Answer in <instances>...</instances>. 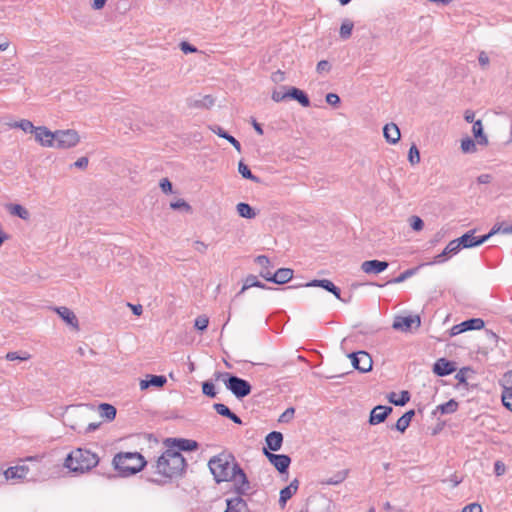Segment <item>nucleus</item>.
Masks as SVG:
<instances>
[{
	"label": "nucleus",
	"mask_w": 512,
	"mask_h": 512,
	"mask_svg": "<svg viewBox=\"0 0 512 512\" xmlns=\"http://www.w3.org/2000/svg\"><path fill=\"white\" fill-rule=\"evenodd\" d=\"M35 140L43 147L54 148V132L50 131L45 126H38L35 131Z\"/></svg>",
	"instance_id": "4468645a"
},
{
	"label": "nucleus",
	"mask_w": 512,
	"mask_h": 512,
	"mask_svg": "<svg viewBox=\"0 0 512 512\" xmlns=\"http://www.w3.org/2000/svg\"><path fill=\"white\" fill-rule=\"evenodd\" d=\"M186 467L187 463L183 455L172 447H167L157 461L150 466L151 472L158 476L151 481L158 484L167 483L181 477Z\"/></svg>",
	"instance_id": "f03ea898"
},
{
	"label": "nucleus",
	"mask_w": 512,
	"mask_h": 512,
	"mask_svg": "<svg viewBox=\"0 0 512 512\" xmlns=\"http://www.w3.org/2000/svg\"><path fill=\"white\" fill-rule=\"evenodd\" d=\"M408 160L411 165H416L420 162V152L415 144H413L409 149Z\"/></svg>",
	"instance_id": "c03bdc74"
},
{
	"label": "nucleus",
	"mask_w": 512,
	"mask_h": 512,
	"mask_svg": "<svg viewBox=\"0 0 512 512\" xmlns=\"http://www.w3.org/2000/svg\"><path fill=\"white\" fill-rule=\"evenodd\" d=\"M265 441L267 450L278 451L281 449L283 443V435L281 432L272 431L266 436Z\"/></svg>",
	"instance_id": "412c9836"
},
{
	"label": "nucleus",
	"mask_w": 512,
	"mask_h": 512,
	"mask_svg": "<svg viewBox=\"0 0 512 512\" xmlns=\"http://www.w3.org/2000/svg\"><path fill=\"white\" fill-rule=\"evenodd\" d=\"M506 467L505 464L501 461H496L494 464V472L497 476H501L505 473Z\"/></svg>",
	"instance_id": "338daca9"
},
{
	"label": "nucleus",
	"mask_w": 512,
	"mask_h": 512,
	"mask_svg": "<svg viewBox=\"0 0 512 512\" xmlns=\"http://www.w3.org/2000/svg\"><path fill=\"white\" fill-rule=\"evenodd\" d=\"M478 61H479V64L481 65V67H482L483 69H486V68H487V66H488V65H489V63H490L489 57H488L487 53H486V52H484V51H481V52L479 53Z\"/></svg>",
	"instance_id": "e2e57ef3"
},
{
	"label": "nucleus",
	"mask_w": 512,
	"mask_h": 512,
	"mask_svg": "<svg viewBox=\"0 0 512 512\" xmlns=\"http://www.w3.org/2000/svg\"><path fill=\"white\" fill-rule=\"evenodd\" d=\"M484 327V321L480 318H472L454 325L450 330L451 336H456L468 330H479Z\"/></svg>",
	"instance_id": "ddd939ff"
},
{
	"label": "nucleus",
	"mask_w": 512,
	"mask_h": 512,
	"mask_svg": "<svg viewBox=\"0 0 512 512\" xmlns=\"http://www.w3.org/2000/svg\"><path fill=\"white\" fill-rule=\"evenodd\" d=\"M388 400L395 406H404L410 400V394L408 391H402L398 397L395 392H391L388 396Z\"/></svg>",
	"instance_id": "2f4dec72"
},
{
	"label": "nucleus",
	"mask_w": 512,
	"mask_h": 512,
	"mask_svg": "<svg viewBox=\"0 0 512 512\" xmlns=\"http://www.w3.org/2000/svg\"><path fill=\"white\" fill-rule=\"evenodd\" d=\"M99 462L96 453L83 448H78L68 454L65 466L73 472H86L94 468Z\"/></svg>",
	"instance_id": "20e7f679"
},
{
	"label": "nucleus",
	"mask_w": 512,
	"mask_h": 512,
	"mask_svg": "<svg viewBox=\"0 0 512 512\" xmlns=\"http://www.w3.org/2000/svg\"><path fill=\"white\" fill-rule=\"evenodd\" d=\"M9 212L12 215L18 216L19 218H21L23 220H28L30 218L29 211L26 208H24L23 206H21L20 204H11L9 206Z\"/></svg>",
	"instance_id": "72a5a7b5"
},
{
	"label": "nucleus",
	"mask_w": 512,
	"mask_h": 512,
	"mask_svg": "<svg viewBox=\"0 0 512 512\" xmlns=\"http://www.w3.org/2000/svg\"><path fill=\"white\" fill-rule=\"evenodd\" d=\"M349 358H351L353 367L362 373L368 372L372 369V358L365 351L351 353Z\"/></svg>",
	"instance_id": "1a4fd4ad"
},
{
	"label": "nucleus",
	"mask_w": 512,
	"mask_h": 512,
	"mask_svg": "<svg viewBox=\"0 0 512 512\" xmlns=\"http://www.w3.org/2000/svg\"><path fill=\"white\" fill-rule=\"evenodd\" d=\"M29 472V467L27 465H17L13 467H9L4 475L6 479H24L26 478Z\"/></svg>",
	"instance_id": "5701e85b"
},
{
	"label": "nucleus",
	"mask_w": 512,
	"mask_h": 512,
	"mask_svg": "<svg viewBox=\"0 0 512 512\" xmlns=\"http://www.w3.org/2000/svg\"><path fill=\"white\" fill-rule=\"evenodd\" d=\"M202 392L210 398H214L216 396L215 386L211 381H205L202 383Z\"/></svg>",
	"instance_id": "a18cd8bd"
},
{
	"label": "nucleus",
	"mask_w": 512,
	"mask_h": 512,
	"mask_svg": "<svg viewBox=\"0 0 512 512\" xmlns=\"http://www.w3.org/2000/svg\"><path fill=\"white\" fill-rule=\"evenodd\" d=\"M326 102L332 106L340 103V97L335 93H328L326 95Z\"/></svg>",
	"instance_id": "69168bd1"
},
{
	"label": "nucleus",
	"mask_w": 512,
	"mask_h": 512,
	"mask_svg": "<svg viewBox=\"0 0 512 512\" xmlns=\"http://www.w3.org/2000/svg\"><path fill=\"white\" fill-rule=\"evenodd\" d=\"M299 488L298 479H294L291 483L280 491L279 505L284 508L287 501L296 494Z\"/></svg>",
	"instance_id": "aec40b11"
},
{
	"label": "nucleus",
	"mask_w": 512,
	"mask_h": 512,
	"mask_svg": "<svg viewBox=\"0 0 512 512\" xmlns=\"http://www.w3.org/2000/svg\"><path fill=\"white\" fill-rule=\"evenodd\" d=\"M214 98L211 95H205L200 99H192L189 101V107L209 109L214 105Z\"/></svg>",
	"instance_id": "7c9ffc66"
},
{
	"label": "nucleus",
	"mask_w": 512,
	"mask_h": 512,
	"mask_svg": "<svg viewBox=\"0 0 512 512\" xmlns=\"http://www.w3.org/2000/svg\"><path fill=\"white\" fill-rule=\"evenodd\" d=\"M437 408L442 414H451L458 409V403L454 399H450L446 403L439 405Z\"/></svg>",
	"instance_id": "58836bf2"
},
{
	"label": "nucleus",
	"mask_w": 512,
	"mask_h": 512,
	"mask_svg": "<svg viewBox=\"0 0 512 512\" xmlns=\"http://www.w3.org/2000/svg\"><path fill=\"white\" fill-rule=\"evenodd\" d=\"M149 379H144L140 381V389L145 390L149 388L150 386L154 387H163L167 379L163 375H149Z\"/></svg>",
	"instance_id": "b1692460"
},
{
	"label": "nucleus",
	"mask_w": 512,
	"mask_h": 512,
	"mask_svg": "<svg viewBox=\"0 0 512 512\" xmlns=\"http://www.w3.org/2000/svg\"><path fill=\"white\" fill-rule=\"evenodd\" d=\"M347 475H348V471H346V470L339 471L333 477L329 478L325 483L328 485L340 484L346 479Z\"/></svg>",
	"instance_id": "37998d69"
},
{
	"label": "nucleus",
	"mask_w": 512,
	"mask_h": 512,
	"mask_svg": "<svg viewBox=\"0 0 512 512\" xmlns=\"http://www.w3.org/2000/svg\"><path fill=\"white\" fill-rule=\"evenodd\" d=\"M409 221H410L411 228L415 231H420L424 227L423 220L418 216H411Z\"/></svg>",
	"instance_id": "8fccbe9b"
},
{
	"label": "nucleus",
	"mask_w": 512,
	"mask_h": 512,
	"mask_svg": "<svg viewBox=\"0 0 512 512\" xmlns=\"http://www.w3.org/2000/svg\"><path fill=\"white\" fill-rule=\"evenodd\" d=\"M100 415L108 420H113L116 416V408L111 404L103 403L99 406Z\"/></svg>",
	"instance_id": "e433bc0d"
},
{
	"label": "nucleus",
	"mask_w": 512,
	"mask_h": 512,
	"mask_svg": "<svg viewBox=\"0 0 512 512\" xmlns=\"http://www.w3.org/2000/svg\"><path fill=\"white\" fill-rule=\"evenodd\" d=\"M209 128L213 133H215L216 135H218L221 138H225L226 136H228V133L218 125H213V126H210Z\"/></svg>",
	"instance_id": "774afa93"
},
{
	"label": "nucleus",
	"mask_w": 512,
	"mask_h": 512,
	"mask_svg": "<svg viewBox=\"0 0 512 512\" xmlns=\"http://www.w3.org/2000/svg\"><path fill=\"white\" fill-rule=\"evenodd\" d=\"M208 467L217 483L233 481L237 494H248L250 483L233 454L222 452L213 456L208 462Z\"/></svg>",
	"instance_id": "f257e3e1"
},
{
	"label": "nucleus",
	"mask_w": 512,
	"mask_h": 512,
	"mask_svg": "<svg viewBox=\"0 0 512 512\" xmlns=\"http://www.w3.org/2000/svg\"><path fill=\"white\" fill-rule=\"evenodd\" d=\"M114 468L122 476H130L140 472L147 464L138 452H119L113 458Z\"/></svg>",
	"instance_id": "7ed1b4c3"
},
{
	"label": "nucleus",
	"mask_w": 512,
	"mask_h": 512,
	"mask_svg": "<svg viewBox=\"0 0 512 512\" xmlns=\"http://www.w3.org/2000/svg\"><path fill=\"white\" fill-rule=\"evenodd\" d=\"M159 186L165 194L172 193V183L169 181L168 178H163L160 181Z\"/></svg>",
	"instance_id": "4d7b16f0"
},
{
	"label": "nucleus",
	"mask_w": 512,
	"mask_h": 512,
	"mask_svg": "<svg viewBox=\"0 0 512 512\" xmlns=\"http://www.w3.org/2000/svg\"><path fill=\"white\" fill-rule=\"evenodd\" d=\"M209 324V319L205 315H200L195 319L194 326L197 330L204 331L207 329Z\"/></svg>",
	"instance_id": "49530a36"
},
{
	"label": "nucleus",
	"mask_w": 512,
	"mask_h": 512,
	"mask_svg": "<svg viewBox=\"0 0 512 512\" xmlns=\"http://www.w3.org/2000/svg\"><path fill=\"white\" fill-rule=\"evenodd\" d=\"M295 409L293 407L287 408L279 417V422L287 423L293 419Z\"/></svg>",
	"instance_id": "603ef678"
},
{
	"label": "nucleus",
	"mask_w": 512,
	"mask_h": 512,
	"mask_svg": "<svg viewBox=\"0 0 512 512\" xmlns=\"http://www.w3.org/2000/svg\"><path fill=\"white\" fill-rule=\"evenodd\" d=\"M89 160L87 157H80L77 159L72 166L79 169H85L88 166Z\"/></svg>",
	"instance_id": "0e129e2a"
},
{
	"label": "nucleus",
	"mask_w": 512,
	"mask_h": 512,
	"mask_svg": "<svg viewBox=\"0 0 512 512\" xmlns=\"http://www.w3.org/2000/svg\"><path fill=\"white\" fill-rule=\"evenodd\" d=\"M331 69V65L328 61L326 60H321L318 62L317 66H316V71L318 73H323V72H329Z\"/></svg>",
	"instance_id": "13d9d810"
},
{
	"label": "nucleus",
	"mask_w": 512,
	"mask_h": 512,
	"mask_svg": "<svg viewBox=\"0 0 512 512\" xmlns=\"http://www.w3.org/2000/svg\"><path fill=\"white\" fill-rule=\"evenodd\" d=\"M472 133L479 145H488V138L484 134L483 125L481 120H477L473 123Z\"/></svg>",
	"instance_id": "c85d7f7f"
},
{
	"label": "nucleus",
	"mask_w": 512,
	"mask_h": 512,
	"mask_svg": "<svg viewBox=\"0 0 512 512\" xmlns=\"http://www.w3.org/2000/svg\"><path fill=\"white\" fill-rule=\"evenodd\" d=\"M88 418L87 411L81 406H69L64 413V422L74 431L82 432Z\"/></svg>",
	"instance_id": "423d86ee"
},
{
	"label": "nucleus",
	"mask_w": 512,
	"mask_h": 512,
	"mask_svg": "<svg viewBox=\"0 0 512 512\" xmlns=\"http://www.w3.org/2000/svg\"><path fill=\"white\" fill-rule=\"evenodd\" d=\"M288 95L289 98H292L293 100L298 101L303 107H309L310 106V100L306 93H304L302 90L291 87L288 89Z\"/></svg>",
	"instance_id": "a878e982"
},
{
	"label": "nucleus",
	"mask_w": 512,
	"mask_h": 512,
	"mask_svg": "<svg viewBox=\"0 0 512 512\" xmlns=\"http://www.w3.org/2000/svg\"><path fill=\"white\" fill-rule=\"evenodd\" d=\"M55 311L67 324L71 325L72 327L78 328V320L72 310H70L67 307H57L55 308Z\"/></svg>",
	"instance_id": "393cba45"
},
{
	"label": "nucleus",
	"mask_w": 512,
	"mask_h": 512,
	"mask_svg": "<svg viewBox=\"0 0 512 512\" xmlns=\"http://www.w3.org/2000/svg\"><path fill=\"white\" fill-rule=\"evenodd\" d=\"M304 286L306 287H321L325 289L326 291L332 293L335 295L336 298L340 299V289L334 285V283L328 279H315L308 283H306Z\"/></svg>",
	"instance_id": "f3484780"
},
{
	"label": "nucleus",
	"mask_w": 512,
	"mask_h": 512,
	"mask_svg": "<svg viewBox=\"0 0 512 512\" xmlns=\"http://www.w3.org/2000/svg\"><path fill=\"white\" fill-rule=\"evenodd\" d=\"M236 210L238 214L246 219H253L256 217V212L254 209L247 203L240 202L236 206Z\"/></svg>",
	"instance_id": "473e14b6"
},
{
	"label": "nucleus",
	"mask_w": 512,
	"mask_h": 512,
	"mask_svg": "<svg viewBox=\"0 0 512 512\" xmlns=\"http://www.w3.org/2000/svg\"><path fill=\"white\" fill-rule=\"evenodd\" d=\"M462 512H482V506L479 503H470L463 507Z\"/></svg>",
	"instance_id": "052dcab7"
},
{
	"label": "nucleus",
	"mask_w": 512,
	"mask_h": 512,
	"mask_svg": "<svg viewBox=\"0 0 512 512\" xmlns=\"http://www.w3.org/2000/svg\"><path fill=\"white\" fill-rule=\"evenodd\" d=\"M180 49L185 54L197 52V48L186 41L180 43Z\"/></svg>",
	"instance_id": "bf43d9fd"
},
{
	"label": "nucleus",
	"mask_w": 512,
	"mask_h": 512,
	"mask_svg": "<svg viewBox=\"0 0 512 512\" xmlns=\"http://www.w3.org/2000/svg\"><path fill=\"white\" fill-rule=\"evenodd\" d=\"M54 148L69 149L75 147L80 142V136L76 130H56L54 131Z\"/></svg>",
	"instance_id": "0eeeda50"
},
{
	"label": "nucleus",
	"mask_w": 512,
	"mask_h": 512,
	"mask_svg": "<svg viewBox=\"0 0 512 512\" xmlns=\"http://www.w3.org/2000/svg\"><path fill=\"white\" fill-rule=\"evenodd\" d=\"M418 270V267H415V268H411V269H407L405 270L403 273H401L399 276H397L396 278H393L391 280H389L387 282V284H398V283H402L404 282L406 279L410 278L411 276H413Z\"/></svg>",
	"instance_id": "4c0bfd02"
},
{
	"label": "nucleus",
	"mask_w": 512,
	"mask_h": 512,
	"mask_svg": "<svg viewBox=\"0 0 512 512\" xmlns=\"http://www.w3.org/2000/svg\"><path fill=\"white\" fill-rule=\"evenodd\" d=\"M8 361L21 360L26 361L31 358V355L28 352H8L5 356Z\"/></svg>",
	"instance_id": "a19ab883"
},
{
	"label": "nucleus",
	"mask_w": 512,
	"mask_h": 512,
	"mask_svg": "<svg viewBox=\"0 0 512 512\" xmlns=\"http://www.w3.org/2000/svg\"><path fill=\"white\" fill-rule=\"evenodd\" d=\"M213 408L215 409V411L220 414L221 416H224V417H229L230 414H231V410L224 404L222 403H215L213 405Z\"/></svg>",
	"instance_id": "3c124183"
},
{
	"label": "nucleus",
	"mask_w": 512,
	"mask_h": 512,
	"mask_svg": "<svg viewBox=\"0 0 512 512\" xmlns=\"http://www.w3.org/2000/svg\"><path fill=\"white\" fill-rule=\"evenodd\" d=\"M252 287H257V288H262V289L267 288V286L264 283L260 282L255 275H248L245 278L244 284H243L241 290L239 291V293L236 295V297H238L239 295H241L246 290H248L249 288H252Z\"/></svg>",
	"instance_id": "c756f323"
},
{
	"label": "nucleus",
	"mask_w": 512,
	"mask_h": 512,
	"mask_svg": "<svg viewBox=\"0 0 512 512\" xmlns=\"http://www.w3.org/2000/svg\"><path fill=\"white\" fill-rule=\"evenodd\" d=\"M421 325V319L418 315L414 316H398L394 319L392 327L395 330L403 332L410 331L413 327L419 328Z\"/></svg>",
	"instance_id": "9d476101"
},
{
	"label": "nucleus",
	"mask_w": 512,
	"mask_h": 512,
	"mask_svg": "<svg viewBox=\"0 0 512 512\" xmlns=\"http://www.w3.org/2000/svg\"><path fill=\"white\" fill-rule=\"evenodd\" d=\"M13 128H19L23 130L26 133H35L36 126L33 125V123L30 120L22 119L20 121L14 122L10 125Z\"/></svg>",
	"instance_id": "f704fd0d"
},
{
	"label": "nucleus",
	"mask_w": 512,
	"mask_h": 512,
	"mask_svg": "<svg viewBox=\"0 0 512 512\" xmlns=\"http://www.w3.org/2000/svg\"><path fill=\"white\" fill-rule=\"evenodd\" d=\"M255 262L259 264L263 269H267L270 265V260L265 255H259L255 258Z\"/></svg>",
	"instance_id": "680f3d73"
},
{
	"label": "nucleus",
	"mask_w": 512,
	"mask_h": 512,
	"mask_svg": "<svg viewBox=\"0 0 512 512\" xmlns=\"http://www.w3.org/2000/svg\"><path fill=\"white\" fill-rule=\"evenodd\" d=\"M170 207L174 210L185 209L186 211H189L191 209V206L183 199H178L175 202H171Z\"/></svg>",
	"instance_id": "864d4df0"
},
{
	"label": "nucleus",
	"mask_w": 512,
	"mask_h": 512,
	"mask_svg": "<svg viewBox=\"0 0 512 512\" xmlns=\"http://www.w3.org/2000/svg\"><path fill=\"white\" fill-rule=\"evenodd\" d=\"M502 382L504 390H512V370L504 374Z\"/></svg>",
	"instance_id": "6e6d98bb"
},
{
	"label": "nucleus",
	"mask_w": 512,
	"mask_h": 512,
	"mask_svg": "<svg viewBox=\"0 0 512 512\" xmlns=\"http://www.w3.org/2000/svg\"><path fill=\"white\" fill-rule=\"evenodd\" d=\"M461 149L464 153H474L476 144L471 138L467 137L461 140Z\"/></svg>",
	"instance_id": "79ce46f5"
},
{
	"label": "nucleus",
	"mask_w": 512,
	"mask_h": 512,
	"mask_svg": "<svg viewBox=\"0 0 512 512\" xmlns=\"http://www.w3.org/2000/svg\"><path fill=\"white\" fill-rule=\"evenodd\" d=\"M445 248L446 253L457 254L461 249V245L458 239H454L450 241Z\"/></svg>",
	"instance_id": "09e8293b"
},
{
	"label": "nucleus",
	"mask_w": 512,
	"mask_h": 512,
	"mask_svg": "<svg viewBox=\"0 0 512 512\" xmlns=\"http://www.w3.org/2000/svg\"><path fill=\"white\" fill-rule=\"evenodd\" d=\"M226 505L224 512H249L246 501L239 496L226 499Z\"/></svg>",
	"instance_id": "6ab92c4d"
},
{
	"label": "nucleus",
	"mask_w": 512,
	"mask_h": 512,
	"mask_svg": "<svg viewBox=\"0 0 512 512\" xmlns=\"http://www.w3.org/2000/svg\"><path fill=\"white\" fill-rule=\"evenodd\" d=\"M393 411L390 406L378 405L370 412L369 423L376 425L384 422L389 414Z\"/></svg>",
	"instance_id": "2eb2a0df"
},
{
	"label": "nucleus",
	"mask_w": 512,
	"mask_h": 512,
	"mask_svg": "<svg viewBox=\"0 0 512 512\" xmlns=\"http://www.w3.org/2000/svg\"><path fill=\"white\" fill-rule=\"evenodd\" d=\"M354 24L350 20H344L340 27V37L342 39H348L351 36Z\"/></svg>",
	"instance_id": "ea45409f"
},
{
	"label": "nucleus",
	"mask_w": 512,
	"mask_h": 512,
	"mask_svg": "<svg viewBox=\"0 0 512 512\" xmlns=\"http://www.w3.org/2000/svg\"><path fill=\"white\" fill-rule=\"evenodd\" d=\"M216 379H221L225 387L238 399H242L251 393L252 387L247 380L232 375L228 372H217Z\"/></svg>",
	"instance_id": "39448f33"
},
{
	"label": "nucleus",
	"mask_w": 512,
	"mask_h": 512,
	"mask_svg": "<svg viewBox=\"0 0 512 512\" xmlns=\"http://www.w3.org/2000/svg\"><path fill=\"white\" fill-rule=\"evenodd\" d=\"M293 277V270L290 268H280L274 274L272 282L276 284H285Z\"/></svg>",
	"instance_id": "bb28decb"
},
{
	"label": "nucleus",
	"mask_w": 512,
	"mask_h": 512,
	"mask_svg": "<svg viewBox=\"0 0 512 512\" xmlns=\"http://www.w3.org/2000/svg\"><path fill=\"white\" fill-rule=\"evenodd\" d=\"M415 415L414 410H409L405 412L396 422L394 428L401 433H404L406 429L409 427L412 418Z\"/></svg>",
	"instance_id": "cd10ccee"
},
{
	"label": "nucleus",
	"mask_w": 512,
	"mask_h": 512,
	"mask_svg": "<svg viewBox=\"0 0 512 512\" xmlns=\"http://www.w3.org/2000/svg\"><path fill=\"white\" fill-rule=\"evenodd\" d=\"M456 367L453 362L446 360L445 358L438 359L433 366V372L438 376H446L453 373Z\"/></svg>",
	"instance_id": "a211bd4d"
},
{
	"label": "nucleus",
	"mask_w": 512,
	"mask_h": 512,
	"mask_svg": "<svg viewBox=\"0 0 512 512\" xmlns=\"http://www.w3.org/2000/svg\"><path fill=\"white\" fill-rule=\"evenodd\" d=\"M500 228H492L491 231L479 238L474 236L475 230H470L458 238L461 248L477 247L485 243L492 235L498 233Z\"/></svg>",
	"instance_id": "6e6552de"
},
{
	"label": "nucleus",
	"mask_w": 512,
	"mask_h": 512,
	"mask_svg": "<svg viewBox=\"0 0 512 512\" xmlns=\"http://www.w3.org/2000/svg\"><path fill=\"white\" fill-rule=\"evenodd\" d=\"M383 135L388 143L396 144L400 140L401 134L395 123H388L383 128Z\"/></svg>",
	"instance_id": "4be33fe9"
},
{
	"label": "nucleus",
	"mask_w": 512,
	"mask_h": 512,
	"mask_svg": "<svg viewBox=\"0 0 512 512\" xmlns=\"http://www.w3.org/2000/svg\"><path fill=\"white\" fill-rule=\"evenodd\" d=\"M238 172L241 174V176L245 179H249L255 183H259L260 182V179L255 176L254 174H252L251 170L249 169V167L244 164L242 161L239 162L238 164Z\"/></svg>",
	"instance_id": "c9c22d12"
},
{
	"label": "nucleus",
	"mask_w": 512,
	"mask_h": 512,
	"mask_svg": "<svg viewBox=\"0 0 512 512\" xmlns=\"http://www.w3.org/2000/svg\"><path fill=\"white\" fill-rule=\"evenodd\" d=\"M272 100L275 101V102H280V101H283L285 100L286 98H289V95H288V90L287 91H279V90H274L272 92V96H271Z\"/></svg>",
	"instance_id": "5fc2aeb1"
},
{
	"label": "nucleus",
	"mask_w": 512,
	"mask_h": 512,
	"mask_svg": "<svg viewBox=\"0 0 512 512\" xmlns=\"http://www.w3.org/2000/svg\"><path fill=\"white\" fill-rule=\"evenodd\" d=\"M389 266L386 261L380 260H367L362 262L361 270L366 274H379L385 271Z\"/></svg>",
	"instance_id": "dca6fc26"
},
{
	"label": "nucleus",
	"mask_w": 512,
	"mask_h": 512,
	"mask_svg": "<svg viewBox=\"0 0 512 512\" xmlns=\"http://www.w3.org/2000/svg\"><path fill=\"white\" fill-rule=\"evenodd\" d=\"M263 452L269 462L280 472H287L289 465L291 463V458L285 454H274L268 451L266 448L263 449Z\"/></svg>",
	"instance_id": "9b49d317"
},
{
	"label": "nucleus",
	"mask_w": 512,
	"mask_h": 512,
	"mask_svg": "<svg viewBox=\"0 0 512 512\" xmlns=\"http://www.w3.org/2000/svg\"><path fill=\"white\" fill-rule=\"evenodd\" d=\"M166 447H172L176 451H194L198 449V443L195 440L184 438H167L165 440Z\"/></svg>",
	"instance_id": "f8f14e48"
},
{
	"label": "nucleus",
	"mask_w": 512,
	"mask_h": 512,
	"mask_svg": "<svg viewBox=\"0 0 512 512\" xmlns=\"http://www.w3.org/2000/svg\"><path fill=\"white\" fill-rule=\"evenodd\" d=\"M502 403L507 409L512 411V390H503Z\"/></svg>",
	"instance_id": "de8ad7c7"
}]
</instances>
